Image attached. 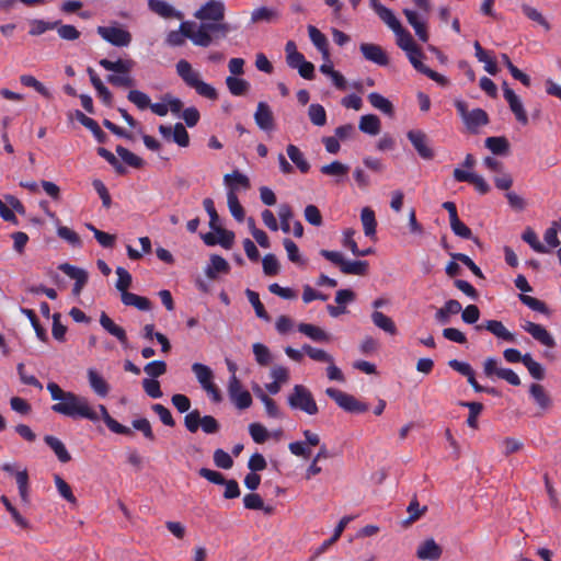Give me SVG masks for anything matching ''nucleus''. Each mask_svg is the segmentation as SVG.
I'll use <instances>...</instances> for the list:
<instances>
[{"label": "nucleus", "instance_id": "nucleus-38", "mask_svg": "<svg viewBox=\"0 0 561 561\" xmlns=\"http://www.w3.org/2000/svg\"><path fill=\"white\" fill-rule=\"evenodd\" d=\"M287 154L301 173H307L310 170L309 162L305 159L304 153L300 151L298 147H296L295 145H288Z\"/></svg>", "mask_w": 561, "mask_h": 561}, {"label": "nucleus", "instance_id": "nucleus-40", "mask_svg": "<svg viewBox=\"0 0 561 561\" xmlns=\"http://www.w3.org/2000/svg\"><path fill=\"white\" fill-rule=\"evenodd\" d=\"M529 392L540 409L547 410L550 408L551 399L541 385L533 383L530 386Z\"/></svg>", "mask_w": 561, "mask_h": 561}, {"label": "nucleus", "instance_id": "nucleus-54", "mask_svg": "<svg viewBox=\"0 0 561 561\" xmlns=\"http://www.w3.org/2000/svg\"><path fill=\"white\" fill-rule=\"evenodd\" d=\"M116 274L118 276V279L116 282V289L121 293V296L128 293V288L131 285L133 278L130 273L125 270L124 267H117Z\"/></svg>", "mask_w": 561, "mask_h": 561}, {"label": "nucleus", "instance_id": "nucleus-44", "mask_svg": "<svg viewBox=\"0 0 561 561\" xmlns=\"http://www.w3.org/2000/svg\"><path fill=\"white\" fill-rule=\"evenodd\" d=\"M226 84L230 93L237 96L244 95L250 88V84L247 80L233 76H230L226 79Z\"/></svg>", "mask_w": 561, "mask_h": 561}, {"label": "nucleus", "instance_id": "nucleus-8", "mask_svg": "<svg viewBox=\"0 0 561 561\" xmlns=\"http://www.w3.org/2000/svg\"><path fill=\"white\" fill-rule=\"evenodd\" d=\"M407 137L422 159L432 160L435 157V152L430 146V139L423 130H409Z\"/></svg>", "mask_w": 561, "mask_h": 561}, {"label": "nucleus", "instance_id": "nucleus-37", "mask_svg": "<svg viewBox=\"0 0 561 561\" xmlns=\"http://www.w3.org/2000/svg\"><path fill=\"white\" fill-rule=\"evenodd\" d=\"M368 101L369 103L377 110L381 111L382 113L389 115V116H392L393 113H394V110H393V105L392 103L386 99L383 95L377 93V92H371L369 95H368Z\"/></svg>", "mask_w": 561, "mask_h": 561}, {"label": "nucleus", "instance_id": "nucleus-28", "mask_svg": "<svg viewBox=\"0 0 561 561\" xmlns=\"http://www.w3.org/2000/svg\"><path fill=\"white\" fill-rule=\"evenodd\" d=\"M298 331L314 342H329L330 335L322 330L321 328L310 324V323H300L298 325Z\"/></svg>", "mask_w": 561, "mask_h": 561}, {"label": "nucleus", "instance_id": "nucleus-47", "mask_svg": "<svg viewBox=\"0 0 561 561\" xmlns=\"http://www.w3.org/2000/svg\"><path fill=\"white\" fill-rule=\"evenodd\" d=\"M522 11L523 13L531 21L538 23L540 26H542L546 31L551 30L550 23L547 21V19L539 12L536 8H533L528 4H522Z\"/></svg>", "mask_w": 561, "mask_h": 561}, {"label": "nucleus", "instance_id": "nucleus-25", "mask_svg": "<svg viewBox=\"0 0 561 561\" xmlns=\"http://www.w3.org/2000/svg\"><path fill=\"white\" fill-rule=\"evenodd\" d=\"M371 321L377 328L390 335H396L398 332L393 320L378 310L371 313Z\"/></svg>", "mask_w": 561, "mask_h": 561}, {"label": "nucleus", "instance_id": "nucleus-39", "mask_svg": "<svg viewBox=\"0 0 561 561\" xmlns=\"http://www.w3.org/2000/svg\"><path fill=\"white\" fill-rule=\"evenodd\" d=\"M224 182L226 185L229 186V190L231 187H234V192L238 190V186L243 187L244 190L250 188V180L247 175L242 174L238 170L233 171L230 174H226L224 176Z\"/></svg>", "mask_w": 561, "mask_h": 561}, {"label": "nucleus", "instance_id": "nucleus-51", "mask_svg": "<svg viewBox=\"0 0 561 561\" xmlns=\"http://www.w3.org/2000/svg\"><path fill=\"white\" fill-rule=\"evenodd\" d=\"M117 154L122 158V160L127 163L128 165L139 169L144 165V160L126 149L123 146L116 147Z\"/></svg>", "mask_w": 561, "mask_h": 561}, {"label": "nucleus", "instance_id": "nucleus-60", "mask_svg": "<svg viewBox=\"0 0 561 561\" xmlns=\"http://www.w3.org/2000/svg\"><path fill=\"white\" fill-rule=\"evenodd\" d=\"M21 312L25 314L31 321L32 327L34 328L37 337L45 342L47 340L46 330L39 324L36 313L32 309L21 308Z\"/></svg>", "mask_w": 561, "mask_h": 561}, {"label": "nucleus", "instance_id": "nucleus-50", "mask_svg": "<svg viewBox=\"0 0 561 561\" xmlns=\"http://www.w3.org/2000/svg\"><path fill=\"white\" fill-rule=\"evenodd\" d=\"M308 116L316 126H323L327 123V112L320 104H311L308 108Z\"/></svg>", "mask_w": 561, "mask_h": 561}, {"label": "nucleus", "instance_id": "nucleus-18", "mask_svg": "<svg viewBox=\"0 0 561 561\" xmlns=\"http://www.w3.org/2000/svg\"><path fill=\"white\" fill-rule=\"evenodd\" d=\"M100 324L106 332L115 336L122 345H127L128 339L126 331L117 325L105 312H102L100 316Z\"/></svg>", "mask_w": 561, "mask_h": 561}, {"label": "nucleus", "instance_id": "nucleus-16", "mask_svg": "<svg viewBox=\"0 0 561 561\" xmlns=\"http://www.w3.org/2000/svg\"><path fill=\"white\" fill-rule=\"evenodd\" d=\"M442 547L432 538L420 543L416 550V557L421 560L436 561L442 557Z\"/></svg>", "mask_w": 561, "mask_h": 561}, {"label": "nucleus", "instance_id": "nucleus-43", "mask_svg": "<svg viewBox=\"0 0 561 561\" xmlns=\"http://www.w3.org/2000/svg\"><path fill=\"white\" fill-rule=\"evenodd\" d=\"M227 202H228V207H229L231 215L238 221H242L244 219V209L238 199L237 193L234 192V187H231L228 191Z\"/></svg>", "mask_w": 561, "mask_h": 561}, {"label": "nucleus", "instance_id": "nucleus-58", "mask_svg": "<svg viewBox=\"0 0 561 561\" xmlns=\"http://www.w3.org/2000/svg\"><path fill=\"white\" fill-rule=\"evenodd\" d=\"M460 405L469 409V416L467 419V424L471 428L478 427V415L483 410V404L480 402H460Z\"/></svg>", "mask_w": 561, "mask_h": 561}, {"label": "nucleus", "instance_id": "nucleus-42", "mask_svg": "<svg viewBox=\"0 0 561 561\" xmlns=\"http://www.w3.org/2000/svg\"><path fill=\"white\" fill-rule=\"evenodd\" d=\"M341 272L346 275L364 276L368 272V262L367 261H346L345 260Z\"/></svg>", "mask_w": 561, "mask_h": 561}, {"label": "nucleus", "instance_id": "nucleus-62", "mask_svg": "<svg viewBox=\"0 0 561 561\" xmlns=\"http://www.w3.org/2000/svg\"><path fill=\"white\" fill-rule=\"evenodd\" d=\"M253 354L255 356L256 362L266 366L272 362V355L267 346L261 343L253 344Z\"/></svg>", "mask_w": 561, "mask_h": 561}, {"label": "nucleus", "instance_id": "nucleus-55", "mask_svg": "<svg viewBox=\"0 0 561 561\" xmlns=\"http://www.w3.org/2000/svg\"><path fill=\"white\" fill-rule=\"evenodd\" d=\"M54 480L60 496L71 504H77V499L73 495L70 485L58 474H55Z\"/></svg>", "mask_w": 561, "mask_h": 561}, {"label": "nucleus", "instance_id": "nucleus-59", "mask_svg": "<svg viewBox=\"0 0 561 561\" xmlns=\"http://www.w3.org/2000/svg\"><path fill=\"white\" fill-rule=\"evenodd\" d=\"M302 351L313 360L327 363L332 362L333 357L324 350L312 347L309 344L302 346Z\"/></svg>", "mask_w": 561, "mask_h": 561}, {"label": "nucleus", "instance_id": "nucleus-32", "mask_svg": "<svg viewBox=\"0 0 561 561\" xmlns=\"http://www.w3.org/2000/svg\"><path fill=\"white\" fill-rule=\"evenodd\" d=\"M44 440L54 450L59 461L68 462L71 460L70 454L68 453L66 446L59 438L51 435H46L44 437Z\"/></svg>", "mask_w": 561, "mask_h": 561}, {"label": "nucleus", "instance_id": "nucleus-46", "mask_svg": "<svg viewBox=\"0 0 561 561\" xmlns=\"http://www.w3.org/2000/svg\"><path fill=\"white\" fill-rule=\"evenodd\" d=\"M397 35V44L398 46L403 49L405 53L414 49L417 47V45L414 43L412 35L404 30L402 26H400L399 30L393 31Z\"/></svg>", "mask_w": 561, "mask_h": 561}, {"label": "nucleus", "instance_id": "nucleus-53", "mask_svg": "<svg viewBox=\"0 0 561 561\" xmlns=\"http://www.w3.org/2000/svg\"><path fill=\"white\" fill-rule=\"evenodd\" d=\"M320 171L330 176H344L348 173L350 167L340 161H333L330 164L322 165Z\"/></svg>", "mask_w": 561, "mask_h": 561}, {"label": "nucleus", "instance_id": "nucleus-14", "mask_svg": "<svg viewBox=\"0 0 561 561\" xmlns=\"http://www.w3.org/2000/svg\"><path fill=\"white\" fill-rule=\"evenodd\" d=\"M254 121L260 129L270 131L275 127L274 115L270 105L265 102H259L254 113Z\"/></svg>", "mask_w": 561, "mask_h": 561}, {"label": "nucleus", "instance_id": "nucleus-4", "mask_svg": "<svg viewBox=\"0 0 561 561\" xmlns=\"http://www.w3.org/2000/svg\"><path fill=\"white\" fill-rule=\"evenodd\" d=\"M288 404L291 409L306 412L309 415L318 413V405L312 393L302 385H296L288 397Z\"/></svg>", "mask_w": 561, "mask_h": 561}, {"label": "nucleus", "instance_id": "nucleus-19", "mask_svg": "<svg viewBox=\"0 0 561 561\" xmlns=\"http://www.w3.org/2000/svg\"><path fill=\"white\" fill-rule=\"evenodd\" d=\"M462 310L461 304L456 299H449L435 313V320L440 324H447L451 316L458 314Z\"/></svg>", "mask_w": 561, "mask_h": 561}, {"label": "nucleus", "instance_id": "nucleus-45", "mask_svg": "<svg viewBox=\"0 0 561 561\" xmlns=\"http://www.w3.org/2000/svg\"><path fill=\"white\" fill-rule=\"evenodd\" d=\"M245 295L250 304L253 306L256 317L265 321H270L271 318L266 312L264 305L261 302L259 294L254 290L247 289Z\"/></svg>", "mask_w": 561, "mask_h": 561}, {"label": "nucleus", "instance_id": "nucleus-26", "mask_svg": "<svg viewBox=\"0 0 561 561\" xmlns=\"http://www.w3.org/2000/svg\"><path fill=\"white\" fill-rule=\"evenodd\" d=\"M373 7L378 14V16L392 30L397 31L400 28L401 23L400 21L394 16L392 11L382 4L378 3L376 0H373Z\"/></svg>", "mask_w": 561, "mask_h": 561}, {"label": "nucleus", "instance_id": "nucleus-20", "mask_svg": "<svg viewBox=\"0 0 561 561\" xmlns=\"http://www.w3.org/2000/svg\"><path fill=\"white\" fill-rule=\"evenodd\" d=\"M99 65L105 70L113 71L115 73H130L135 66V61L133 59H117L116 61L108 60L106 58L101 59Z\"/></svg>", "mask_w": 561, "mask_h": 561}, {"label": "nucleus", "instance_id": "nucleus-27", "mask_svg": "<svg viewBox=\"0 0 561 561\" xmlns=\"http://www.w3.org/2000/svg\"><path fill=\"white\" fill-rule=\"evenodd\" d=\"M358 128L365 134L375 136L380 133L381 123L377 115L367 114L360 117Z\"/></svg>", "mask_w": 561, "mask_h": 561}, {"label": "nucleus", "instance_id": "nucleus-49", "mask_svg": "<svg viewBox=\"0 0 561 561\" xmlns=\"http://www.w3.org/2000/svg\"><path fill=\"white\" fill-rule=\"evenodd\" d=\"M20 81L23 85L33 88L34 90H36L39 94H42L46 99L51 98V94L48 91V89L42 82H39L35 77H33L31 75H23L20 77Z\"/></svg>", "mask_w": 561, "mask_h": 561}, {"label": "nucleus", "instance_id": "nucleus-35", "mask_svg": "<svg viewBox=\"0 0 561 561\" xmlns=\"http://www.w3.org/2000/svg\"><path fill=\"white\" fill-rule=\"evenodd\" d=\"M192 370L195 374V377L197 378L203 389L208 387V385L214 383V374L208 366L201 363H195L192 365Z\"/></svg>", "mask_w": 561, "mask_h": 561}, {"label": "nucleus", "instance_id": "nucleus-15", "mask_svg": "<svg viewBox=\"0 0 561 561\" xmlns=\"http://www.w3.org/2000/svg\"><path fill=\"white\" fill-rule=\"evenodd\" d=\"M359 49L365 59L379 66H387L389 64V58L386 51L377 44L363 43L360 44Z\"/></svg>", "mask_w": 561, "mask_h": 561}, {"label": "nucleus", "instance_id": "nucleus-56", "mask_svg": "<svg viewBox=\"0 0 561 561\" xmlns=\"http://www.w3.org/2000/svg\"><path fill=\"white\" fill-rule=\"evenodd\" d=\"M524 365L535 379L542 380L545 378L543 367L536 362L529 353L525 354Z\"/></svg>", "mask_w": 561, "mask_h": 561}, {"label": "nucleus", "instance_id": "nucleus-36", "mask_svg": "<svg viewBox=\"0 0 561 561\" xmlns=\"http://www.w3.org/2000/svg\"><path fill=\"white\" fill-rule=\"evenodd\" d=\"M489 123V116L482 108H474L470 111L465 124L470 130H476L479 126L486 125Z\"/></svg>", "mask_w": 561, "mask_h": 561}, {"label": "nucleus", "instance_id": "nucleus-7", "mask_svg": "<svg viewBox=\"0 0 561 561\" xmlns=\"http://www.w3.org/2000/svg\"><path fill=\"white\" fill-rule=\"evenodd\" d=\"M325 393L346 412L364 413L368 410V405L366 403L358 401L354 396L343 392L339 389L328 388Z\"/></svg>", "mask_w": 561, "mask_h": 561}, {"label": "nucleus", "instance_id": "nucleus-57", "mask_svg": "<svg viewBox=\"0 0 561 561\" xmlns=\"http://www.w3.org/2000/svg\"><path fill=\"white\" fill-rule=\"evenodd\" d=\"M254 391L261 399V401L264 403L267 415L271 417H279L280 413L276 402L273 399H271L267 394H265L260 387H256Z\"/></svg>", "mask_w": 561, "mask_h": 561}, {"label": "nucleus", "instance_id": "nucleus-17", "mask_svg": "<svg viewBox=\"0 0 561 561\" xmlns=\"http://www.w3.org/2000/svg\"><path fill=\"white\" fill-rule=\"evenodd\" d=\"M485 329L492 334H494L496 337L502 339L506 342H515V335L510 332L505 325L497 320H488L484 324H479L476 327V330Z\"/></svg>", "mask_w": 561, "mask_h": 561}, {"label": "nucleus", "instance_id": "nucleus-1", "mask_svg": "<svg viewBox=\"0 0 561 561\" xmlns=\"http://www.w3.org/2000/svg\"><path fill=\"white\" fill-rule=\"evenodd\" d=\"M226 7L220 0H208L195 13L194 18L201 23L196 24L194 45L209 47L227 38L232 31L229 23L225 22Z\"/></svg>", "mask_w": 561, "mask_h": 561}, {"label": "nucleus", "instance_id": "nucleus-48", "mask_svg": "<svg viewBox=\"0 0 561 561\" xmlns=\"http://www.w3.org/2000/svg\"><path fill=\"white\" fill-rule=\"evenodd\" d=\"M15 480L19 488V493L21 496V501L23 503L30 502V495H28V473L27 470H21L15 472Z\"/></svg>", "mask_w": 561, "mask_h": 561}, {"label": "nucleus", "instance_id": "nucleus-33", "mask_svg": "<svg viewBox=\"0 0 561 561\" xmlns=\"http://www.w3.org/2000/svg\"><path fill=\"white\" fill-rule=\"evenodd\" d=\"M360 220L365 234L367 237H375L377 227L375 211L369 207H364L360 213Z\"/></svg>", "mask_w": 561, "mask_h": 561}, {"label": "nucleus", "instance_id": "nucleus-2", "mask_svg": "<svg viewBox=\"0 0 561 561\" xmlns=\"http://www.w3.org/2000/svg\"><path fill=\"white\" fill-rule=\"evenodd\" d=\"M47 390L49 391L51 399L58 401L51 407V410L55 413L71 419H87L92 422L100 420V415L91 408L88 398L71 391H65L53 381L47 383Z\"/></svg>", "mask_w": 561, "mask_h": 561}, {"label": "nucleus", "instance_id": "nucleus-64", "mask_svg": "<svg viewBox=\"0 0 561 561\" xmlns=\"http://www.w3.org/2000/svg\"><path fill=\"white\" fill-rule=\"evenodd\" d=\"M262 264L265 275L274 276L279 273L280 266L277 257L274 254H266L262 260Z\"/></svg>", "mask_w": 561, "mask_h": 561}, {"label": "nucleus", "instance_id": "nucleus-52", "mask_svg": "<svg viewBox=\"0 0 561 561\" xmlns=\"http://www.w3.org/2000/svg\"><path fill=\"white\" fill-rule=\"evenodd\" d=\"M522 239L528 243L531 249L538 253H547L548 249L539 241L536 232L531 228H526Z\"/></svg>", "mask_w": 561, "mask_h": 561}, {"label": "nucleus", "instance_id": "nucleus-24", "mask_svg": "<svg viewBox=\"0 0 561 561\" xmlns=\"http://www.w3.org/2000/svg\"><path fill=\"white\" fill-rule=\"evenodd\" d=\"M99 410L101 412V417L112 432L127 436L133 435V431L129 427L122 425L110 415L105 405L100 404Z\"/></svg>", "mask_w": 561, "mask_h": 561}, {"label": "nucleus", "instance_id": "nucleus-41", "mask_svg": "<svg viewBox=\"0 0 561 561\" xmlns=\"http://www.w3.org/2000/svg\"><path fill=\"white\" fill-rule=\"evenodd\" d=\"M278 18V12L275 9L261 7L252 11L251 22H273Z\"/></svg>", "mask_w": 561, "mask_h": 561}, {"label": "nucleus", "instance_id": "nucleus-12", "mask_svg": "<svg viewBox=\"0 0 561 561\" xmlns=\"http://www.w3.org/2000/svg\"><path fill=\"white\" fill-rule=\"evenodd\" d=\"M454 179L457 182H468L474 186L480 194H486L490 192V185L479 174L463 171L461 169H455L453 172Z\"/></svg>", "mask_w": 561, "mask_h": 561}, {"label": "nucleus", "instance_id": "nucleus-11", "mask_svg": "<svg viewBox=\"0 0 561 561\" xmlns=\"http://www.w3.org/2000/svg\"><path fill=\"white\" fill-rule=\"evenodd\" d=\"M197 31L195 22H182L179 31H171L167 36V43L170 46H182L185 37L194 43V34Z\"/></svg>", "mask_w": 561, "mask_h": 561}, {"label": "nucleus", "instance_id": "nucleus-34", "mask_svg": "<svg viewBox=\"0 0 561 561\" xmlns=\"http://www.w3.org/2000/svg\"><path fill=\"white\" fill-rule=\"evenodd\" d=\"M309 37L312 44L322 53L324 58L329 57V44L324 34H322L316 26H308Z\"/></svg>", "mask_w": 561, "mask_h": 561}, {"label": "nucleus", "instance_id": "nucleus-31", "mask_svg": "<svg viewBox=\"0 0 561 561\" xmlns=\"http://www.w3.org/2000/svg\"><path fill=\"white\" fill-rule=\"evenodd\" d=\"M210 263L211 264L205 271L207 277L210 279H215L218 273L227 274L230 271L229 263L220 255H211Z\"/></svg>", "mask_w": 561, "mask_h": 561}, {"label": "nucleus", "instance_id": "nucleus-13", "mask_svg": "<svg viewBox=\"0 0 561 561\" xmlns=\"http://www.w3.org/2000/svg\"><path fill=\"white\" fill-rule=\"evenodd\" d=\"M523 329L540 344L551 348L556 346V341L553 336L541 324H537L531 321H526L523 324Z\"/></svg>", "mask_w": 561, "mask_h": 561}, {"label": "nucleus", "instance_id": "nucleus-29", "mask_svg": "<svg viewBox=\"0 0 561 561\" xmlns=\"http://www.w3.org/2000/svg\"><path fill=\"white\" fill-rule=\"evenodd\" d=\"M121 299L125 306L135 307L141 311H148L152 307L151 301L147 297L138 296L129 291L122 295Z\"/></svg>", "mask_w": 561, "mask_h": 561}, {"label": "nucleus", "instance_id": "nucleus-22", "mask_svg": "<svg viewBox=\"0 0 561 561\" xmlns=\"http://www.w3.org/2000/svg\"><path fill=\"white\" fill-rule=\"evenodd\" d=\"M148 8L156 14L164 19L178 18L181 19L182 14L176 12L172 5L163 0H148Z\"/></svg>", "mask_w": 561, "mask_h": 561}, {"label": "nucleus", "instance_id": "nucleus-23", "mask_svg": "<svg viewBox=\"0 0 561 561\" xmlns=\"http://www.w3.org/2000/svg\"><path fill=\"white\" fill-rule=\"evenodd\" d=\"M75 116L84 127L92 131L99 142L104 144L106 141V134L100 128L99 124L93 118L88 117L79 110L76 111Z\"/></svg>", "mask_w": 561, "mask_h": 561}, {"label": "nucleus", "instance_id": "nucleus-21", "mask_svg": "<svg viewBox=\"0 0 561 561\" xmlns=\"http://www.w3.org/2000/svg\"><path fill=\"white\" fill-rule=\"evenodd\" d=\"M88 380L90 387L99 397L104 398L108 394L110 385L95 369L90 368L88 370Z\"/></svg>", "mask_w": 561, "mask_h": 561}, {"label": "nucleus", "instance_id": "nucleus-3", "mask_svg": "<svg viewBox=\"0 0 561 561\" xmlns=\"http://www.w3.org/2000/svg\"><path fill=\"white\" fill-rule=\"evenodd\" d=\"M176 72L181 77V79L185 82V84L196 91L203 98L208 100H217L218 93L217 90L204 82L201 79V75L198 71L194 70L192 65L184 59H181L176 64Z\"/></svg>", "mask_w": 561, "mask_h": 561}, {"label": "nucleus", "instance_id": "nucleus-10", "mask_svg": "<svg viewBox=\"0 0 561 561\" xmlns=\"http://www.w3.org/2000/svg\"><path fill=\"white\" fill-rule=\"evenodd\" d=\"M503 95L507 101L511 111L514 113L516 119L526 125L528 123L527 113L523 106L520 99L516 95V93L507 85L506 82L503 83Z\"/></svg>", "mask_w": 561, "mask_h": 561}, {"label": "nucleus", "instance_id": "nucleus-63", "mask_svg": "<svg viewBox=\"0 0 561 561\" xmlns=\"http://www.w3.org/2000/svg\"><path fill=\"white\" fill-rule=\"evenodd\" d=\"M144 371L150 379L158 378L167 373V364L163 360H153L144 367Z\"/></svg>", "mask_w": 561, "mask_h": 561}, {"label": "nucleus", "instance_id": "nucleus-9", "mask_svg": "<svg viewBox=\"0 0 561 561\" xmlns=\"http://www.w3.org/2000/svg\"><path fill=\"white\" fill-rule=\"evenodd\" d=\"M58 268L61 272H64L67 276H69L70 278L76 280L73 288H72V294L75 296H79L81 294L83 287L88 283V277H89L88 272L83 268L73 266L69 263H62L58 266Z\"/></svg>", "mask_w": 561, "mask_h": 561}, {"label": "nucleus", "instance_id": "nucleus-6", "mask_svg": "<svg viewBox=\"0 0 561 561\" xmlns=\"http://www.w3.org/2000/svg\"><path fill=\"white\" fill-rule=\"evenodd\" d=\"M96 32L105 42L116 47H127L133 39L131 34L117 23L108 26H98Z\"/></svg>", "mask_w": 561, "mask_h": 561}, {"label": "nucleus", "instance_id": "nucleus-5", "mask_svg": "<svg viewBox=\"0 0 561 561\" xmlns=\"http://www.w3.org/2000/svg\"><path fill=\"white\" fill-rule=\"evenodd\" d=\"M184 424L191 433H196L199 427H202L203 432L206 434H216L220 430V424L214 416H201L198 410L188 412L184 417Z\"/></svg>", "mask_w": 561, "mask_h": 561}, {"label": "nucleus", "instance_id": "nucleus-61", "mask_svg": "<svg viewBox=\"0 0 561 561\" xmlns=\"http://www.w3.org/2000/svg\"><path fill=\"white\" fill-rule=\"evenodd\" d=\"M127 99L129 102L134 103L139 110H146L150 105V98L139 90H130L128 92Z\"/></svg>", "mask_w": 561, "mask_h": 561}, {"label": "nucleus", "instance_id": "nucleus-30", "mask_svg": "<svg viewBox=\"0 0 561 561\" xmlns=\"http://www.w3.org/2000/svg\"><path fill=\"white\" fill-rule=\"evenodd\" d=\"M485 147L497 156H506L510 152V142L503 137H488L484 141Z\"/></svg>", "mask_w": 561, "mask_h": 561}]
</instances>
